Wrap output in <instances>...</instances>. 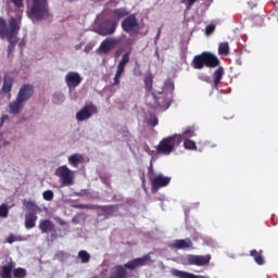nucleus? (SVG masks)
<instances>
[{"label": "nucleus", "instance_id": "obj_1", "mask_svg": "<svg viewBox=\"0 0 278 278\" xmlns=\"http://www.w3.org/2000/svg\"><path fill=\"white\" fill-rule=\"evenodd\" d=\"M21 31V20L16 17H11L8 22L5 18L0 17V38H7L8 46V55H12L14 47H16V37Z\"/></svg>", "mask_w": 278, "mask_h": 278}, {"label": "nucleus", "instance_id": "obj_2", "mask_svg": "<svg viewBox=\"0 0 278 278\" xmlns=\"http://www.w3.org/2000/svg\"><path fill=\"white\" fill-rule=\"evenodd\" d=\"M151 262V254H146L141 257H137L127 262L124 265H115L112 268L110 278H129L127 270H136L142 266H147Z\"/></svg>", "mask_w": 278, "mask_h": 278}, {"label": "nucleus", "instance_id": "obj_3", "mask_svg": "<svg viewBox=\"0 0 278 278\" xmlns=\"http://www.w3.org/2000/svg\"><path fill=\"white\" fill-rule=\"evenodd\" d=\"M191 66L195 71H202V68H216L220 66V60L212 52L204 51L197 54L191 61Z\"/></svg>", "mask_w": 278, "mask_h": 278}, {"label": "nucleus", "instance_id": "obj_4", "mask_svg": "<svg viewBox=\"0 0 278 278\" xmlns=\"http://www.w3.org/2000/svg\"><path fill=\"white\" fill-rule=\"evenodd\" d=\"M28 16L35 21L53 18V14L49 11V0H33L28 10Z\"/></svg>", "mask_w": 278, "mask_h": 278}, {"label": "nucleus", "instance_id": "obj_5", "mask_svg": "<svg viewBox=\"0 0 278 278\" xmlns=\"http://www.w3.org/2000/svg\"><path fill=\"white\" fill-rule=\"evenodd\" d=\"M181 144V135H173L163 138L156 147V152L161 155H170L175 151V147Z\"/></svg>", "mask_w": 278, "mask_h": 278}, {"label": "nucleus", "instance_id": "obj_6", "mask_svg": "<svg viewBox=\"0 0 278 278\" xmlns=\"http://www.w3.org/2000/svg\"><path fill=\"white\" fill-rule=\"evenodd\" d=\"M121 27L123 31L130 36H138L140 34V22L136 14H130L122 21Z\"/></svg>", "mask_w": 278, "mask_h": 278}, {"label": "nucleus", "instance_id": "obj_7", "mask_svg": "<svg viewBox=\"0 0 278 278\" xmlns=\"http://www.w3.org/2000/svg\"><path fill=\"white\" fill-rule=\"evenodd\" d=\"M55 175L60 177L62 186H73L75 184V174L66 165L58 167Z\"/></svg>", "mask_w": 278, "mask_h": 278}, {"label": "nucleus", "instance_id": "obj_8", "mask_svg": "<svg viewBox=\"0 0 278 278\" xmlns=\"http://www.w3.org/2000/svg\"><path fill=\"white\" fill-rule=\"evenodd\" d=\"M144 86H146L147 92H151L157 105H162V103H166V100L160 101V99H164V97H166V93L164 92V90L153 92V75H148L146 77Z\"/></svg>", "mask_w": 278, "mask_h": 278}, {"label": "nucleus", "instance_id": "obj_9", "mask_svg": "<svg viewBox=\"0 0 278 278\" xmlns=\"http://www.w3.org/2000/svg\"><path fill=\"white\" fill-rule=\"evenodd\" d=\"M152 192H157L160 188H166L170 184V177L157 174L150 177Z\"/></svg>", "mask_w": 278, "mask_h": 278}, {"label": "nucleus", "instance_id": "obj_10", "mask_svg": "<svg viewBox=\"0 0 278 278\" xmlns=\"http://www.w3.org/2000/svg\"><path fill=\"white\" fill-rule=\"evenodd\" d=\"M187 264L189 266H207L210 262L212 261V255H194V254H188L187 255Z\"/></svg>", "mask_w": 278, "mask_h": 278}, {"label": "nucleus", "instance_id": "obj_11", "mask_svg": "<svg viewBox=\"0 0 278 278\" xmlns=\"http://www.w3.org/2000/svg\"><path fill=\"white\" fill-rule=\"evenodd\" d=\"M97 106L93 105L92 102H90L76 113V121H78L79 123L88 121V118H91L92 114H97Z\"/></svg>", "mask_w": 278, "mask_h": 278}, {"label": "nucleus", "instance_id": "obj_12", "mask_svg": "<svg viewBox=\"0 0 278 278\" xmlns=\"http://www.w3.org/2000/svg\"><path fill=\"white\" fill-rule=\"evenodd\" d=\"M129 64V52H126L123 54L122 60L119 61L117 65V70L115 73V77L113 79V86H118L121 84V77H123V74L125 73V67Z\"/></svg>", "mask_w": 278, "mask_h": 278}, {"label": "nucleus", "instance_id": "obj_13", "mask_svg": "<svg viewBox=\"0 0 278 278\" xmlns=\"http://www.w3.org/2000/svg\"><path fill=\"white\" fill-rule=\"evenodd\" d=\"M116 45H118V39L106 38L100 43L96 53H98V55H108L112 49H115Z\"/></svg>", "mask_w": 278, "mask_h": 278}, {"label": "nucleus", "instance_id": "obj_14", "mask_svg": "<svg viewBox=\"0 0 278 278\" xmlns=\"http://www.w3.org/2000/svg\"><path fill=\"white\" fill-rule=\"evenodd\" d=\"M116 27H118V22L105 20L99 26V34L100 36H112L116 31Z\"/></svg>", "mask_w": 278, "mask_h": 278}, {"label": "nucleus", "instance_id": "obj_15", "mask_svg": "<svg viewBox=\"0 0 278 278\" xmlns=\"http://www.w3.org/2000/svg\"><path fill=\"white\" fill-rule=\"evenodd\" d=\"M81 81V75H79L77 72H68L65 76V84L70 90L77 88Z\"/></svg>", "mask_w": 278, "mask_h": 278}, {"label": "nucleus", "instance_id": "obj_16", "mask_svg": "<svg viewBox=\"0 0 278 278\" xmlns=\"http://www.w3.org/2000/svg\"><path fill=\"white\" fill-rule=\"evenodd\" d=\"M33 97H34V86L29 84L23 85L20 88L16 96V98L20 99L23 103H25V101H29Z\"/></svg>", "mask_w": 278, "mask_h": 278}, {"label": "nucleus", "instance_id": "obj_17", "mask_svg": "<svg viewBox=\"0 0 278 278\" xmlns=\"http://www.w3.org/2000/svg\"><path fill=\"white\" fill-rule=\"evenodd\" d=\"M14 266H16V263L12 258L5 265L0 266V278H12Z\"/></svg>", "mask_w": 278, "mask_h": 278}, {"label": "nucleus", "instance_id": "obj_18", "mask_svg": "<svg viewBox=\"0 0 278 278\" xmlns=\"http://www.w3.org/2000/svg\"><path fill=\"white\" fill-rule=\"evenodd\" d=\"M25 102L16 97L15 100L9 103V112L10 114H20L21 110H23Z\"/></svg>", "mask_w": 278, "mask_h": 278}, {"label": "nucleus", "instance_id": "obj_19", "mask_svg": "<svg viewBox=\"0 0 278 278\" xmlns=\"http://www.w3.org/2000/svg\"><path fill=\"white\" fill-rule=\"evenodd\" d=\"M39 230L41 233H51V231L55 230V224L51 219H41L39 222Z\"/></svg>", "mask_w": 278, "mask_h": 278}, {"label": "nucleus", "instance_id": "obj_20", "mask_svg": "<svg viewBox=\"0 0 278 278\" xmlns=\"http://www.w3.org/2000/svg\"><path fill=\"white\" fill-rule=\"evenodd\" d=\"M12 86H14V78H12L10 74H5L3 77V85L1 88L2 92L4 94L12 92Z\"/></svg>", "mask_w": 278, "mask_h": 278}, {"label": "nucleus", "instance_id": "obj_21", "mask_svg": "<svg viewBox=\"0 0 278 278\" xmlns=\"http://www.w3.org/2000/svg\"><path fill=\"white\" fill-rule=\"evenodd\" d=\"M173 249H192L193 244H192V240L187 238V239H179L176 240L174 242V244H172Z\"/></svg>", "mask_w": 278, "mask_h": 278}, {"label": "nucleus", "instance_id": "obj_22", "mask_svg": "<svg viewBox=\"0 0 278 278\" xmlns=\"http://www.w3.org/2000/svg\"><path fill=\"white\" fill-rule=\"evenodd\" d=\"M24 207H26L27 212L26 214H35L38 215V212H40V208L36 202L31 200H24L23 202Z\"/></svg>", "mask_w": 278, "mask_h": 278}, {"label": "nucleus", "instance_id": "obj_23", "mask_svg": "<svg viewBox=\"0 0 278 278\" xmlns=\"http://www.w3.org/2000/svg\"><path fill=\"white\" fill-rule=\"evenodd\" d=\"M24 207H26L27 212L26 214H35L38 215V212H40V208L36 202L31 200H24L23 202Z\"/></svg>", "mask_w": 278, "mask_h": 278}, {"label": "nucleus", "instance_id": "obj_24", "mask_svg": "<svg viewBox=\"0 0 278 278\" xmlns=\"http://www.w3.org/2000/svg\"><path fill=\"white\" fill-rule=\"evenodd\" d=\"M264 251L260 250H251L250 251V255L251 257H253L254 262H256V264L258 266H264V264H266V261H264V255H263Z\"/></svg>", "mask_w": 278, "mask_h": 278}, {"label": "nucleus", "instance_id": "obj_25", "mask_svg": "<svg viewBox=\"0 0 278 278\" xmlns=\"http://www.w3.org/2000/svg\"><path fill=\"white\" fill-rule=\"evenodd\" d=\"M38 220V215L25 213V228L34 229L36 227V223Z\"/></svg>", "mask_w": 278, "mask_h": 278}, {"label": "nucleus", "instance_id": "obj_26", "mask_svg": "<svg viewBox=\"0 0 278 278\" xmlns=\"http://www.w3.org/2000/svg\"><path fill=\"white\" fill-rule=\"evenodd\" d=\"M172 275L177 278H206L205 276H197L194 274H190L188 271H182L179 269H172Z\"/></svg>", "mask_w": 278, "mask_h": 278}, {"label": "nucleus", "instance_id": "obj_27", "mask_svg": "<svg viewBox=\"0 0 278 278\" xmlns=\"http://www.w3.org/2000/svg\"><path fill=\"white\" fill-rule=\"evenodd\" d=\"M112 15L114 18H117V21H121V18H127L129 15V10L127 8H117L112 11Z\"/></svg>", "mask_w": 278, "mask_h": 278}, {"label": "nucleus", "instance_id": "obj_28", "mask_svg": "<svg viewBox=\"0 0 278 278\" xmlns=\"http://www.w3.org/2000/svg\"><path fill=\"white\" fill-rule=\"evenodd\" d=\"M84 155L81 154H72L71 156H68V164H71V166H74V168H77L79 164H84Z\"/></svg>", "mask_w": 278, "mask_h": 278}, {"label": "nucleus", "instance_id": "obj_29", "mask_svg": "<svg viewBox=\"0 0 278 278\" xmlns=\"http://www.w3.org/2000/svg\"><path fill=\"white\" fill-rule=\"evenodd\" d=\"M98 210H101V212H103L105 218H110L111 216H114L116 212V205L99 206Z\"/></svg>", "mask_w": 278, "mask_h": 278}, {"label": "nucleus", "instance_id": "obj_30", "mask_svg": "<svg viewBox=\"0 0 278 278\" xmlns=\"http://www.w3.org/2000/svg\"><path fill=\"white\" fill-rule=\"evenodd\" d=\"M225 76V68L223 66H219L217 70H215L213 74V81L215 85L220 84L223 80V77Z\"/></svg>", "mask_w": 278, "mask_h": 278}, {"label": "nucleus", "instance_id": "obj_31", "mask_svg": "<svg viewBox=\"0 0 278 278\" xmlns=\"http://www.w3.org/2000/svg\"><path fill=\"white\" fill-rule=\"evenodd\" d=\"M218 55H229V42L224 41L218 45Z\"/></svg>", "mask_w": 278, "mask_h": 278}, {"label": "nucleus", "instance_id": "obj_32", "mask_svg": "<svg viewBox=\"0 0 278 278\" xmlns=\"http://www.w3.org/2000/svg\"><path fill=\"white\" fill-rule=\"evenodd\" d=\"M13 277L14 278H26L27 277V270L23 267H17L13 270Z\"/></svg>", "mask_w": 278, "mask_h": 278}, {"label": "nucleus", "instance_id": "obj_33", "mask_svg": "<svg viewBox=\"0 0 278 278\" xmlns=\"http://www.w3.org/2000/svg\"><path fill=\"white\" fill-rule=\"evenodd\" d=\"M78 257L81 261V264H88V262H90V253L85 250L78 252Z\"/></svg>", "mask_w": 278, "mask_h": 278}, {"label": "nucleus", "instance_id": "obj_34", "mask_svg": "<svg viewBox=\"0 0 278 278\" xmlns=\"http://www.w3.org/2000/svg\"><path fill=\"white\" fill-rule=\"evenodd\" d=\"M184 147L189 151H197V143L193 140L185 139Z\"/></svg>", "mask_w": 278, "mask_h": 278}, {"label": "nucleus", "instance_id": "obj_35", "mask_svg": "<svg viewBox=\"0 0 278 278\" xmlns=\"http://www.w3.org/2000/svg\"><path fill=\"white\" fill-rule=\"evenodd\" d=\"M180 136H181V141L184 140V138H186V136H189V138H192L193 136H195L194 128L187 127Z\"/></svg>", "mask_w": 278, "mask_h": 278}, {"label": "nucleus", "instance_id": "obj_36", "mask_svg": "<svg viewBox=\"0 0 278 278\" xmlns=\"http://www.w3.org/2000/svg\"><path fill=\"white\" fill-rule=\"evenodd\" d=\"M10 213L9 208H8V204H2L0 205V216L2 218H8V214Z\"/></svg>", "mask_w": 278, "mask_h": 278}, {"label": "nucleus", "instance_id": "obj_37", "mask_svg": "<svg viewBox=\"0 0 278 278\" xmlns=\"http://www.w3.org/2000/svg\"><path fill=\"white\" fill-rule=\"evenodd\" d=\"M45 201H53L54 193L51 190H46L42 193Z\"/></svg>", "mask_w": 278, "mask_h": 278}, {"label": "nucleus", "instance_id": "obj_38", "mask_svg": "<svg viewBox=\"0 0 278 278\" xmlns=\"http://www.w3.org/2000/svg\"><path fill=\"white\" fill-rule=\"evenodd\" d=\"M10 1L18 10H21V8H25V4H24L25 0H10Z\"/></svg>", "mask_w": 278, "mask_h": 278}, {"label": "nucleus", "instance_id": "obj_39", "mask_svg": "<svg viewBox=\"0 0 278 278\" xmlns=\"http://www.w3.org/2000/svg\"><path fill=\"white\" fill-rule=\"evenodd\" d=\"M197 0H182L181 2L185 3L187 10H191Z\"/></svg>", "mask_w": 278, "mask_h": 278}, {"label": "nucleus", "instance_id": "obj_40", "mask_svg": "<svg viewBox=\"0 0 278 278\" xmlns=\"http://www.w3.org/2000/svg\"><path fill=\"white\" fill-rule=\"evenodd\" d=\"M148 123H149V125H152V127H155V125H157V123H159L157 116L151 115Z\"/></svg>", "mask_w": 278, "mask_h": 278}, {"label": "nucleus", "instance_id": "obj_41", "mask_svg": "<svg viewBox=\"0 0 278 278\" xmlns=\"http://www.w3.org/2000/svg\"><path fill=\"white\" fill-rule=\"evenodd\" d=\"M74 207H76V210H90V205L88 204H76Z\"/></svg>", "mask_w": 278, "mask_h": 278}, {"label": "nucleus", "instance_id": "obj_42", "mask_svg": "<svg viewBox=\"0 0 278 278\" xmlns=\"http://www.w3.org/2000/svg\"><path fill=\"white\" fill-rule=\"evenodd\" d=\"M214 29H216V27L214 25L206 26V34H212L214 31Z\"/></svg>", "mask_w": 278, "mask_h": 278}, {"label": "nucleus", "instance_id": "obj_43", "mask_svg": "<svg viewBox=\"0 0 278 278\" xmlns=\"http://www.w3.org/2000/svg\"><path fill=\"white\" fill-rule=\"evenodd\" d=\"M56 223H59V225H61V227H64V225H66V222L60 217L56 218Z\"/></svg>", "mask_w": 278, "mask_h": 278}, {"label": "nucleus", "instance_id": "obj_44", "mask_svg": "<svg viewBox=\"0 0 278 278\" xmlns=\"http://www.w3.org/2000/svg\"><path fill=\"white\" fill-rule=\"evenodd\" d=\"M14 237H9V239H8V242H9V244H12V243H14Z\"/></svg>", "mask_w": 278, "mask_h": 278}, {"label": "nucleus", "instance_id": "obj_45", "mask_svg": "<svg viewBox=\"0 0 278 278\" xmlns=\"http://www.w3.org/2000/svg\"><path fill=\"white\" fill-rule=\"evenodd\" d=\"M18 47H20V49H23V47H25V40H22V41L18 43Z\"/></svg>", "mask_w": 278, "mask_h": 278}, {"label": "nucleus", "instance_id": "obj_46", "mask_svg": "<svg viewBox=\"0 0 278 278\" xmlns=\"http://www.w3.org/2000/svg\"><path fill=\"white\" fill-rule=\"evenodd\" d=\"M127 45H134V39H127Z\"/></svg>", "mask_w": 278, "mask_h": 278}, {"label": "nucleus", "instance_id": "obj_47", "mask_svg": "<svg viewBox=\"0 0 278 278\" xmlns=\"http://www.w3.org/2000/svg\"><path fill=\"white\" fill-rule=\"evenodd\" d=\"M140 179H141L142 182L144 184V174H142V175L140 176Z\"/></svg>", "mask_w": 278, "mask_h": 278}, {"label": "nucleus", "instance_id": "obj_48", "mask_svg": "<svg viewBox=\"0 0 278 278\" xmlns=\"http://www.w3.org/2000/svg\"><path fill=\"white\" fill-rule=\"evenodd\" d=\"M5 118H8V115H5V116H2V121H4Z\"/></svg>", "mask_w": 278, "mask_h": 278}, {"label": "nucleus", "instance_id": "obj_49", "mask_svg": "<svg viewBox=\"0 0 278 278\" xmlns=\"http://www.w3.org/2000/svg\"><path fill=\"white\" fill-rule=\"evenodd\" d=\"M151 170H153V168H152V167H150V172H151Z\"/></svg>", "mask_w": 278, "mask_h": 278}]
</instances>
